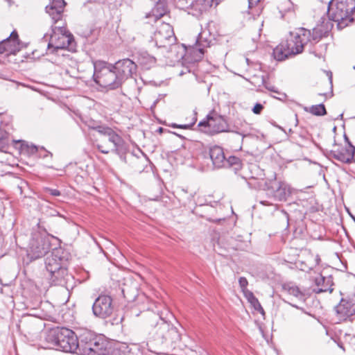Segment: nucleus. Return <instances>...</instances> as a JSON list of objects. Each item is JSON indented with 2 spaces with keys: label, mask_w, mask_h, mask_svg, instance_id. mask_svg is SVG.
<instances>
[{
  "label": "nucleus",
  "mask_w": 355,
  "mask_h": 355,
  "mask_svg": "<svg viewBox=\"0 0 355 355\" xmlns=\"http://www.w3.org/2000/svg\"><path fill=\"white\" fill-rule=\"evenodd\" d=\"M65 4L64 0H50L49 4L46 6V12L51 17L53 24L61 19Z\"/></svg>",
  "instance_id": "obj_18"
},
{
  "label": "nucleus",
  "mask_w": 355,
  "mask_h": 355,
  "mask_svg": "<svg viewBox=\"0 0 355 355\" xmlns=\"http://www.w3.org/2000/svg\"><path fill=\"white\" fill-rule=\"evenodd\" d=\"M353 150H354V162H355V148H353Z\"/></svg>",
  "instance_id": "obj_49"
},
{
  "label": "nucleus",
  "mask_w": 355,
  "mask_h": 355,
  "mask_svg": "<svg viewBox=\"0 0 355 355\" xmlns=\"http://www.w3.org/2000/svg\"><path fill=\"white\" fill-rule=\"evenodd\" d=\"M240 164L241 160L239 157L236 156H230L228 158H226L225 167H230L232 166H239Z\"/></svg>",
  "instance_id": "obj_31"
},
{
  "label": "nucleus",
  "mask_w": 355,
  "mask_h": 355,
  "mask_svg": "<svg viewBox=\"0 0 355 355\" xmlns=\"http://www.w3.org/2000/svg\"><path fill=\"white\" fill-rule=\"evenodd\" d=\"M45 191L53 196H60V192L58 189H53L50 188H46Z\"/></svg>",
  "instance_id": "obj_35"
},
{
  "label": "nucleus",
  "mask_w": 355,
  "mask_h": 355,
  "mask_svg": "<svg viewBox=\"0 0 355 355\" xmlns=\"http://www.w3.org/2000/svg\"><path fill=\"white\" fill-rule=\"evenodd\" d=\"M153 334H154V339L160 344L166 342L175 343L180 340V335L176 327L162 318H159V320L153 327Z\"/></svg>",
  "instance_id": "obj_8"
},
{
  "label": "nucleus",
  "mask_w": 355,
  "mask_h": 355,
  "mask_svg": "<svg viewBox=\"0 0 355 355\" xmlns=\"http://www.w3.org/2000/svg\"><path fill=\"white\" fill-rule=\"evenodd\" d=\"M114 311L112 299L107 295H101L92 305L93 314L100 318H106L112 315Z\"/></svg>",
  "instance_id": "obj_11"
},
{
  "label": "nucleus",
  "mask_w": 355,
  "mask_h": 355,
  "mask_svg": "<svg viewBox=\"0 0 355 355\" xmlns=\"http://www.w3.org/2000/svg\"><path fill=\"white\" fill-rule=\"evenodd\" d=\"M78 341L77 353L80 355H120L119 350L107 351L103 339L91 331L81 334Z\"/></svg>",
  "instance_id": "obj_5"
},
{
  "label": "nucleus",
  "mask_w": 355,
  "mask_h": 355,
  "mask_svg": "<svg viewBox=\"0 0 355 355\" xmlns=\"http://www.w3.org/2000/svg\"><path fill=\"white\" fill-rule=\"evenodd\" d=\"M37 151V147L35 146H31L28 148V152L31 154H34Z\"/></svg>",
  "instance_id": "obj_37"
},
{
  "label": "nucleus",
  "mask_w": 355,
  "mask_h": 355,
  "mask_svg": "<svg viewBox=\"0 0 355 355\" xmlns=\"http://www.w3.org/2000/svg\"><path fill=\"white\" fill-rule=\"evenodd\" d=\"M244 295L256 311H259L262 315L265 314V311L259 303L258 299L251 291L246 292Z\"/></svg>",
  "instance_id": "obj_26"
},
{
  "label": "nucleus",
  "mask_w": 355,
  "mask_h": 355,
  "mask_svg": "<svg viewBox=\"0 0 355 355\" xmlns=\"http://www.w3.org/2000/svg\"><path fill=\"white\" fill-rule=\"evenodd\" d=\"M261 203L264 205H269L267 201H261Z\"/></svg>",
  "instance_id": "obj_43"
},
{
  "label": "nucleus",
  "mask_w": 355,
  "mask_h": 355,
  "mask_svg": "<svg viewBox=\"0 0 355 355\" xmlns=\"http://www.w3.org/2000/svg\"><path fill=\"white\" fill-rule=\"evenodd\" d=\"M272 54L275 59L279 61L284 60L291 55L289 53H287V49L283 42L274 49Z\"/></svg>",
  "instance_id": "obj_25"
},
{
  "label": "nucleus",
  "mask_w": 355,
  "mask_h": 355,
  "mask_svg": "<svg viewBox=\"0 0 355 355\" xmlns=\"http://www.w3.org/2000/svg\"><path fill=\"white\" fill-rule=\"evenodd\" d=\"M270 187L275 199L279 201L286 200L287 197L291 193L289 184L283 181L271 182Z\"/></svg>",
  "instance_id": "obj_17"
},
{
  "label": "nucleus",
  "mask_w": 355,
  "mask_h": 355,
  "mask_svg": "<svg viewBox=\"0 0 355 355\" xmlns=\"http://www.w3.org/2000/svg\"><path fill=\"white\" fill-rule=\"evenodd\" d=\"M225 121L223 119L218 115H207V121H200L199 126H207L212 129L214 132H223L225 130Z\"/></svg>",
  "instance_id": "obj_20"
},
{
  "label": "nucleus",
  "mask_w": 355,
  "mask_h": 355,
  "mask_svg": "<svg viewBox=\"0 0 355 355\" xmlns=\"http://www.w3.org/2000/svg\"><path fill=\"white\" fill-rule=\"evenodd\" d=\"M51 248L49 236L33 232L29 243L28 256L31 259H39L47 254Z\"/></svg>",
  "instance_id": "obj_9"
},
{
  "label": "nucleus",
  "mask_w": 355,
  "mask_h": 355,
  "mask_svg": "<svg viewBox=\"0 0 355 355\" xmlns=\"http://www.w3.org/2000/svg\"><path fill=\"white\" fill-rule=\"evenodd\" d=\"M161 7H162V5L157 3L156 8H153L150 13L146 15V18L153 17L156 21L162 17L165 14V10L163 8L160 10Z\"/></svg>",
  "instance_id": "obj_29"
},
{
  "label": "nucleus",
  "mask_w": 355,
  "mask_h": 355,
  "mask_svg": "<svg viewBox=\"0 0 355 355\" xmlns=\"http://www.w3.org/2000/svg\"><path fill=\"white\" fill-rule=\"evenodd\" d=\"M345 140L349 146L347 148H349V149L355 148V146H354L352 144V143L350 142V141L349 140L348 137L346 135H345Z\"/></svg>",
  "instance_id": "obj_38"
},
{
  "label": "nucleus",
  "mask_w": 355,
  "mask_h": 355,
  "mask_svg": "<svg viewBox=\"0 0 355 355\" xmlns=\"http://www.w3.org/2000/svg\"><path fill=\"white\" fill-rule=\"evenodd\" d=\"M250 4H253L254 3L260 1L261 0H248Z\"/></svg>",
  "instance_id": "obj_41"
},
{
  "label": "nucleus",
  "mask_w": 355,
  "mask_h": 355,
  "mask_svg": "<svg viewBox=\"0 0 355 355\" xmlns=\"http://www.w3.org/2000/svg\"><path fill=\"white\" fill-rule=\"evenodd\" d=\"M263 109V106L260 103H257L252 108V112L256 114H259Z\"/></svg>",
  "instance_id": "obj_34"
},
{
  "label": "nucleus",
  "mask_w": 355,
  "mask_h": 355,
  "mask_svg": "<svg viewBox=\"0 0 355 355\" xmlns=\"http://www.w3.org/2000/svg\"><path fill=\"white\" fill-rule=\"evenodd\" d=\"M319 96H323L326 98V94H319Z\"/></svg>",
  "instance_id": "obj_47"
},
{
  "label": "nucleus",
  "mask_w": 355,
  "mask_h": 355,
  "mask_svg": "<svg viewBox=\"0 0 355 355\" xmlns=\"http://www.w3.org/2000/svg\"><path fill=\"white\" fill-rule=\"evenodd\" d=\"M327 15L329 19L337 22L343 29L355 22V0H331L329 2Z\"/></svg>",
  "instance_id": "obj_3"
},
{
  "label": "nucleus",
  "mask_w": 355,
  "mask_h": 355,
  "mask_svg": "<svg viewBox=\"0 0 355 355\" xmlns=\"http://www.w3.org/2000/svg\"><path fill=\"white\" fill-rule=\"evenodd\" d=\"M239 284L241 288L242 292L245 294L246 292L249 291L247 289V286L248 284V280L245 277H241L239 279Z\"/></svg>",
  "instance_id": "obj_32"
},
{
  "label": "nucleus",
  "mask_w": 355,
  "mask_h": 355,
  "mask_svg": "<svg viewBox=\"0 0 355 355\" xmlns=\"http://www.w3.org/2000/svg\"><path fill=\"white\" fill-rule=\"evenodd\" d=\"M218 4V2L216 0H192L189 13L198 17L207 12L214 5L216 6Z\"/></svg>",
  "instance_id": "obj_16"
},
{
  "label": "nucleus",
  "mask_w": 355,
  "mask_h": 355,
  "mask_svg": "<svg viewBox=\"0 0 355 355\" xmlns=\"http://www.w3.org/2000/svg\"><path fill=\"white\" fill-rule=\"evenodd\" d=\"M266 88L272 92H275L276 94H280L281 93L274 87L270 85H266Z\"/></svg>",
  "instance_id": "obj_36"
},
{
  "label": "nucleus",
  "mask_w": 355,
  "mask_h": 355,
  "mask_svg": "<svg viewBox=\"0 0 355 355\" xmlns=\"http://www.w3.org/2000/svg\"><path fill=\"white\" fill-rule=\"evenodd\" d=\"M330 154L332 157L343 163L349 164L353 160L354 161V152L353 148H338L331 150Z\"/></svg>",
  "instance_id": "obj_22"
},
{
  "label": "nucleus",
  "mask_w": 355,
  "mask_h": 355,
  "mask_svg": "<svg viewBox=\"0 0 355 355\" xmlns=\"http://www.w3.org/2000/svg\"><path fill=\"white\" fill-rule=\"evenodd\" d=\"M199 51L201 53H203V51H202V48H199L198 49Z\"/></svg>",
  "instance_id": "obj_46"
},
{
  "label": "nucleus",
  "mask_w": 355,
  "mask_h": 355,
  "mask_svg": "<svg viewBox=\"0 0 355 355\" xmlns=\"http://www.w3.org/2000/svg\"><path fill=\"white\" fill-rule=\"evenodd\" d=\"M304 110L315 116H324L327 114L326 108L322 103L312 105L310 107H305Z\"/></svg>",
  "instance_id": "obj_27"
},
{
  "label": "nucleus",
  "mask_w": 355,
  "mask_h": 355,
  "mask_svg": "<svg viewBox=\"0 0 355 355\" xmlns=\"http://www.w3.org/2000/svg\"><path fill=\"white\" fill-rule=\"evenodd\" d=\"M74 43L73 35L62 28H60L58 33L53 31V33L51 35L48 49H51L53 48L54 50L68 49L73 50Z\"/></svg>",
  "instance_id": "obj_10"
},
{
  "label": "nucleus",
  "mask_w": 355,
  "mask_h": 355,
  "mask_svg": "<svg viewBox=\"0 0 355 355\" xmlns=\"http://www.w3.org/2000/svg\"><path fill=\"white\" fill-rule=\"evenodd\" d=\"M64 254L62 248H54L51 253L45 259V267L49 272H55V271L61 266H64L67 259L63 255Z\"/></svg>",
  "instance_id": "obj_13"
},
{
  "label": "nucleus",
  "mask_w": 355,
  "mask_h": 355,
  "mask_svg": "<svg viewBox=\"0 0 355 355\" xmlns=\"http://www.w3.org/2000/svg\"><path fill=\"white\" fill-rule=\"evenodd\" d=\"M94 129L99 134V137L95 141L98 150L103 154L114 153L122 160L125 161L123 155L127 148L123 139L108 126L98 125Z\"/></svg>",
  "instance_id": "obj_1"
},
{
  "label": "nucleus",
  "mask_w": 355,
  "mask_h": 355,
  "mask_svg": "<svg viewBox=\"0 0 355 355\" xmlns=\"http://www.w3.org/2000/svg\"><path fill=\"white\" fill-rule=\"evenodd\" d=\"M278 9L279 12L282 14V17L288 12H294V5L291 0H283L279 5Z\"/></svg>",
  "instance_id": "obj_28"
},
{
  "label": "nucleus",
  "mask_w": 355,
  "mask_h": 355,
  "mask_svg": "<svg viewBox=\"0 0 355 355\" xmlns=\"http://www.w3.org/2000/svg\"><path fill=\"white\" fill-rule=\"evenodd\" d=\"M315 284L318 286H321L320 288L316 289H314V291L316 293H320L323 292L329 291V293H331L333 291V288H331L332 284L331 283V280L328 278L326 279L324 277L320 275V277H317L315 280Z\"/></svg>",
  "instance_id": "obj_24"
},
{
  "label": "nucleus",
  "mask_w": 355,
  "mask_h": 355,
  "mask_svg": "<svg viewBox=\"0 0 355 355\" xmlns=\"http://www.w3.org/2000/svg\"><path fill=\"white\" fill-rule=\"evenodd\" d=\"M291 306L297 309H302L301 308H300L297 305L295 304H292V303H288Z\"/></svg>",
  "instance_id": "obj_40"
},
{
  "label": "nucleus",
  "mask_w": 355,
  "mask_h": 355,
  "mask_svg": "<svg viewBox=\"0 0 355 355\" xmlns=\"http://www.w3.org/2000/svg\"><path fill=\"white\" fill-rule=\"evenodd\" d=\"M113 66L122 83L137 71L136 64L128 58L119 60Z\"/></svg>",
  "instance_id": "obj_14"
},
{
  "label": "nucleus",
  "mask_w": 355,
  "mask_h": 355,
  "mask_svg": "<svg viewBox=\"0 0 355 355\" xmlns=\"http://www.w3.org/2000/svg\"><path fill=\"white\" fill-rule=\"evenodd\" d=\"M19 50L18 34L15 31H12L8 38L0 42V54H15Z\"/></svg>",
  "instance_id": "obj_15"
},
{
  "label": "nucleus",
  "mask_w": 355,
  "mask_h": 355,
  "mask_svg": "<svg viewBox=\"0 0 355 355\" xmlns=\"http://www.w3.org/2000/svg\"><path fill=\"white\" fill-rule=\"evenodd\" d=\"M208 155L215 168L225 167L226 157L221 147L218 146L211 147Z\"/></svg>",
  "instance_id": "obj_19"
},
{
  "label": "nucleus",
  "mask_w": 355,
  "mask_h": 355,
  "mask_svg": "<svg viewBox=\"0 0 355 355\" xmlns=\"http://www.w3.org/2000/svg\"><path fill=\"white\" fill-rule=\"evenodd\" d=\"M8 148V134L4 132L0 137V151L7 153Z\"/></svg>",
  "instance_id": "obj_30"
},
{
  "label": "nucleus",
  "mask_w": 355,
  "mask_h": 355,
  "mask_svg": "<svg viewBox=\"0 0 355 355\" xmlns=\"http://www.w3.org/2000/svg\"><path fill=\"white\" fill-rule=\"evenodd\" d=\"M121 292H122L123 295H124V297H125V288H122Z\"/></svg>",
  "instance_id": "obj_44"
},
{
  "label": "nucleus",
  "mask_w": 355,
  "mask_h": 355,
  "mask_svg": "<svg viewBox=\"0 0 355 355\" xmlns=\"http://www.w3.org/2000/svg\"><path fill=\"white\" fill-rule=\"evenodd\" d=\"M150 62H155L154 58H150Z\"/></svg>",
  "instance_id": "obj_45"
},
{
  "label": "nucleus",
  "mask_w": 355,
  "mask_h": 355,
  "mask_svg": "<svg viewBox=\"0 0 355 355\" xmlns=\"http://www.w3.org/2000/svg\"><path fill=\"white\" fill-rule=\"evenodd\" d=\"M115 71L112 64L97 61L94 63V81L107 89H117L121 86L122 83Z\"/></svg>",
  "instance_id": "obj_6"
},
{
  "label": "nucleus",
  "mask_w": 355,
  "mask_h": 355,
  "mask_svg": "<svg viewBox=\"0 0 355 355\" xmlns=\"http://www.w3.org/2000/svg\"><path fill=\"white\" fill-rule=\"evenodd\" d=\"M153 318L154 320H156V319H157V318L159 319L160 317H159V318H158L157 315H153ZM151 322H152V323L153 322V320H151Z\"/></svg>",
  "instance_id": "obj_42"
},
{
  "label": "nucleus",
  "mask_w": 355,
  "mask_h": 355,
  "mask_svg": "<svg viewBox=\"0 0 355 355\" xmlns=\"http://www.w3.org/2000/svg\"><path fill=\"white\" fill-rule=\"evenodd\" d=\"M338 322L352 321L355 315V298H342L334 308Z\"/></svg>",
  "instance_id": "obj_12"
},
{
  "label": "nucleus",
  "mask_w": 355,
  "mask_h": 355,
  "mask_svg": "<svg viewBox=\"0 0 355 355\" xmlns=\"http://www.w3.org/2000/svg\"><path fill=\"white\" fill-rule=\"evenodd\" d=\"M175 40L173 27L168 23H162L155 32L151 42H154L155 46L159 49L163 48L170 51H177L180 46L175 43Z\"/></svg>",
  "instance_id": "obj_7"
},
{
  "label": "nucleus",
  "mask_w": 355,
  "mask_h": 355,
  "mask_svg": "<svg viewBox=\"0 0 355 355\" xmlns=\"http://www.w3.org/2000/svg\"><path fill=\"white\" fill-rule=\"evenodd\" d=\"M322 36V31L320 28H313L310 31L300 28L296 32L291 33L289 37L283 43L287 49V53L291 55H295L302 53L306 44L318 42Z\"/></svg>",
  "instance_id": "obj_4"
},
{
  "label": "nucleus",
  "mask_w": 355,
  "mask_h": 355,
  "mask_svg": "<svg viewBox=\"0 0 355 355\" xmlns=\"http://www.w3.org/2000/svg\"><path fill=\"white\" fill-rule=\"evenodd\" d=\"M44 339L49 344L48 347L55 348L64 352H77L78 338L71 329L56 327L44 332Z\"/></svg>",
  "instance_id": "obj_2"
},
{
  "label": "nucleus",
  "mask_w": 355,
  "mask_h": 355,
  "mask_svg": "<svg viewBox=\"0 0 355 355\" xmlns=\"http://www.w3.org/2000/svg\"><path fill=\"white\" fill-rule=\"evenodd\" d=\"M284 290L291 296L300 302H305L309 296L306 290H301L297 286L292 284H286L283 286Z\"/></svg>",
  "instance_id": "obj_21"
},
{
  "label": "nucleus",
  "mask_w": 355,
  "mask_h": 355,
  "mask_svg": "<svg viewBox=\"0 0 355 355\" xmlns=\"http://www.w3.org/2000/svg\"><path fill=\"white\" fill-rule=\"evenodd\" d=\"M194 124V122L191 124H184V125H178L176 123H173L171 126L173 128H182V129H190L193 125Z\"/></svg>",
  "instance_id": "obj_33"
},
{
  "label": "nucleus",
  "mask_w": 355,
  "mask_h": 355,
  "mask_svg": "<svg viewBox=\"0 0 355 355\" xmlns=\"http://www.w3.org/2000/svg\"><path fill=\"white\" fill-rule=\"evenodd\" d=\"M159 132H162V128H159Z\"/></svg>",
  "instance_id": "obj_48"
},
{
  "label": "nucleus",
  "mask_w": 355,
  "mask_h": 355,
  "mask_svg": "<svg viewBox=\"0 0 355 355\" xmlns=\"http://www.w3.org/2000/svg\"><path fill=\"white\" fill-rule=\"evenodd\" d=\"M50 279L55 285L66 286L67 282L70 276L67 273L66 268L62 266L56 270L55 272H49Z\"/></svg>",
  "instance_id": "obj_23"
},
{
  "label": "nucleus",
  "mask_w": 355,
  "mask_h": 355,
  "mask_svg": "<svg viewBox=\"0 0 355 355\" xmlns=\"http://www.w3.org/2000/svg\"><path fill=\"white\" fill-rule=\"evenodd\" d=\"M202 33H199L197 41H196L197 44H199L200 46L202 45L201 44V39H202Z\"/></svg>",
  "instance_id": "obj_39"
}]
</instances>
